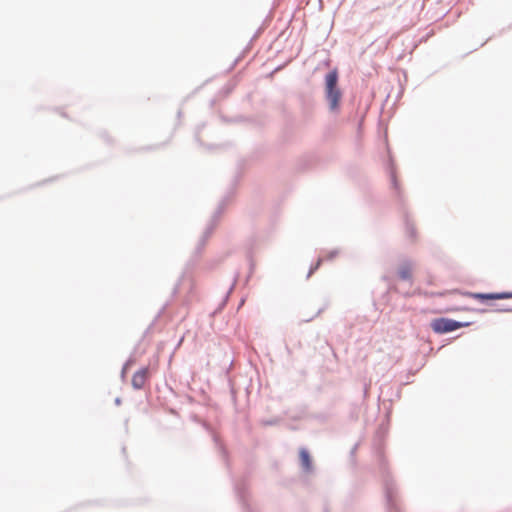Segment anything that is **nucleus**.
Returning <instances> with one entry per match:
<instances>
[{
    "instance_id": "obj_3",
    "label": "nucleus",
    "mask_w": 512,
    "mask_h": 512,
    "mask_svg": "<svg viewBox=\"0 0 512 512\" xmlns=\"http://www.w3.org/2000/svg\"><path fill=\"white\" fill-rule=\"evenodd\" d=\"M469 325L470 322H461L445 317L436 318L431 322V328L437 334H446Z\"/></svg>"
},
{
    "instance_id": "obj_8",
    "label": "nucleus",
    "mask_w": 512,
    "mask_h": 512,
    "mask_svg": "<svg viewBox=\"0 0 512 512\" xmlns=\"http://www.w3.org/2000/svg\"><path fill=\"white\" fill-rule=\"evenodd\" d=\"M235 492L239 502L242 504L243 508L249 509L248 503L246 500V485L243 481H237L234 484Z\"/></svg>"
},
{
    "instance_id": "obj_6",
    "label": "nucleus",
    "mask_w": 512,
    "mask_h": 512,
    "mask_svg": "<svg viewBox=\"0 0 512 512\" xmlns=\"http://www.w3.org/2000/svg\"><path fill=\"white\" fill-rule=\"evenodd\" d=\"M413 262L409 259L403 260L398 268V276L401 280L410 281L412 279L411 269Z\"/></svg>"
},
{
    "instance_id": "obj_7",
    "label": "nucleus",
    "mask_w": 512,
    "mask_h": 512,
    "mask_svg": "<svg viewBox=\"0 0 512 512\" xmlns=\"http://www.w3.org/2000/svg\"><path fill=\"white\" fill-rule=\"evenodd\" d=\"M299 457L303 471L309 473L313 470L312 459L307 449L301 448L299 451Z\"/></svg>"
},
{
    "instance_id": "obj_13",
    "label": "nucleus",
    "mask_w": 512,
    "mask_h": 512,
    "mask_svg": "<svg viewBox=\"0 0 512 512\" xmlns=\"http://www.w3.org/2000/svg\"><path fill=\"white\" fill-rule=\"evenodd\" d=\"M281 419L279 417H273L270 419H263L261 420V424L263 426H275L280 423Z\"/></svg>"
},
{
    "instance_id": "obj_10",
    "label": "nucleus",
    "mask_w": 512,
    "mask_h": 512,
    "mask_svg": "<svg viewBox=\"0 0 512 512\" xmlns=\"http://www.w3.org/2000/svg\"><path fill=\"white\" fill-rule=\"evenodd\" d=\"M405 236L409 241L413 242L417 236V231H416L415 227L414 226H406Z\"/></svg>"
},
{
    "instance_id": "obj_23",
    "label": "nucleus",
    "mask_w": 512,
    "mask_h": 512,
    "mask_svg": "<svg viewBox=\"0 0 512 512\" xmlns=\"http://www.w3.org/2000/svg\"><path fill=\"white\" fill-rule=\"evenodd\" d=\"M322 312V309H319L316 315H319Z\"/></svg>"
},
{
    "instance_id": "obj_17",
    "label": "nucleus",
    "mask_w": 512,
    "mask_h": 512,
    "mask_svg": "<svg viewBox=\"0 0 512 512\" xmlns=\"http://www.w3.org/2000/svg\"><path fill=\"white\" fill-rule=\"evenodd\" d=\"M214 441H215V443L218 445V439H217V437H216V436H214ZM219 448H220V450H221L222 454H223V455H225V453H226V452H225L224 447H223V446H221V445L219 444Z\"/></svg>"
},
{
    "instance_id": "obj_20",
    "label": "nucleus",
    "mask_w": 512,
    "mask_h": 512,
    "mask_svg": "<svg viewBox=\"0 0 512 512\" xmlns=\"http://www.w3.org/2000/svg\"><path fill=\"white\" fill-rule=\"evenodd\" d=\"M235 283H236V279L234 280V283L232 284V286L230 287L229 291H228V294L227 296L231 293V291L233 290L234 286H235Z\"/></svg>"
},
{
    "instance_id": "obj_22",
    "label": "nucleus",
    "mask_w": 512,
    "mask_h": 512,
    "mask_svg": "<svg viewBox=\"0 0 512 512\" xmlns=\"http://www.w3.org/2000/svg\"><path fill=\"white\" fill-rule=\"evenodd\" d=\"M244 303V299H242L241 301H239V307L242 306Z\"/></svg>"
},
{
    "instance_id": "obj_14",
    "label": "nucleus",
    "mask_w": 512,
    "mask_h": 512,
    "mask_svg": "<svg viewBox=\"0 0 512 512\" xmlns=\"http://www.w3.org/2000/svg\"><path fill=\"white\" fill-rule=\"evenodd\" d=\"M132 363H133V359H131V358H130V359H128V360L124 363V365H123V367H122V370H121V377H122V378H124V377H125L126 371H127V370H128V368L132 365Z\"/></svg>"
},
{
    "instance_id": "obj_11",
    "label": "nucleus",
    "mask_w": 512,
    "mask_h": 512,
    "mask_svg": "<svg viewBox=\"0 0 512 512\" xmlns=\"http://www.w3.org/2000/svg\"><path fill=\"white\" fill-rule=\"evenodd\" d=\"M323 261H324V257L320 256L318 258V260L316 261V263L311 265L310 270H309V272L307 274V278H309L316 270L319 269V267L321 266Z\"/></svg>"
},
{
    "instance_id": "obj_21",
    "label": "nucleus",
    "mask_w": 512,
    "mask_h": 512,
    "mask_svg": "<svg viewBox=\"0 0 512 512\" xmlns=\"http://www.w3.org/2000/svg\"><path fill=\"white\" fill-rule=\"evenodd\" d=\"M115 404H116V405H120V404H121V398H120V397H117V398L115 399Z\"/></svg>"
},
{
    "instance_id": "obj_5",
    "label": "nucleus",
    "mask_w": 512,
    "mask_h": 512,
    "mask_svg": "<svg viewBox=\"0 0 512 512\" xmlns=\"http://www.w3.org/2000/svg\"><path fill=\"white\" fill-rule=\"evenodd\" d=\"M148 375H149V368L148 367H143L141 369H139L138 371H136L134 374H133V377H132V387L135 389V390H140L144 387V384L148 378Z\"/></svg>"
},
{
    "instance_id": "obj_9",
    "label": "nucleus",
    "mask_w": 512,
    "mask_h": 512,
    "mask_svg": "<svg viewBox=\"0 0 512 512\" xmlns=\"http://www.w3.org/2000/svg\"><path fill=\"white\" fill-rule=\"evenodd\" d=\"M213 227L214 226H208L204 230V232H203V234H202L201 238L199 239V242H198V244L196 246V249H195L197 254H199L202 251V249L204 248L208 238L212 235Z\"/></svg>"
},
{
    "instance_id": "obj_2",
    "label": "nucleus",
    "mask_w": 512,
    "mask_h": 512,
    "mask_svg": "<svg viewBox=\"0 0 512 512\" xmlns=\"http://www.w3.org/2000/svg\"><path fill=\"white\" fill-rule=\"evenodd\" d=\"M338 72L336 69L330 71L325 77V93L329 102L330 109L335 111L339 107L341 100V91L337 86Z\"/></svg>"
},
{
    "instance_id": "obj_18",
    "label": "nucleus",
    "mask_w": 512,
    "mask_h": 512,
    "mask_svg": "<svg viewBox=\"0 0 512 512\" xmlns=\"http://www.w3.org/2000/svg\"><path fill=\"white\" fill-rule=\"evenodd\" d=\"M358 446H359V444H358V443H356V444L353 446V448L351 449V455H354V454L356 453V451H357V449H358Z\"/></svg>"
},
{
    "instance_id": "obj_19",
    "label": "nucleus",
    "mask_w": 512,
    "mask_h": 512,
    "mask_svg": "<svg viewBox=\"0 0 512 512\" xmlns=\"http://www.w3.org/2000/svg\"><path fill=\"white\" fill-rule=\"evenodd\" d=\"M497 311H499V312H512V308H501V309H497Z\"/></svg>"
},
{
    "instance_id": "obj_15",
    "label": "nucleus",
    "mask_w": 512,
    "mask_h": 512,
    "mask_svg": "<svg viewBox=\"0 0 512 512\" xmlns=\"http://www.w3.org/2000/svg\"><path fill=\"white\" fill-rule=\"evenodd\" d=\"M254 269H255V263L253 262L252 259H250V261H249V273H248V275L246 277V280H245L246 283H248V281L250 280V278H251V276H252V274L254 272Z\"/></svg>"
},
{
    "instance_id": "obj_12",
    "label": "nucleus",
    "mask_w": 512,
    "mask_h": 512,
    "mask_svg": "<svg viewBox=\"0 0 512 512\" xmlns=\"http://www.w3.org/2000/svg\"><path fill=\"white\" fill-rule=\"evenodd\" d=\"M323 261H324V257L320 256L318 258V260L316 261V263L311 265L310 270H309V272L307 274V278H309L316 270L319 269V267L321 266Z\"/></svg>"
},
{
    "instance_id": "obj_4",
    "label": "nucleus",
    "mask_w": 512,
    "mask_h": 512,
    "mask_svg": "<svg viewBox=\"0 0 512 512\" xmlns=\"http://www.w3.org/2000/svg\"><path fill=\"white\" fill-rule=\"evenodd\" d=\"M472 298L484 302L486 300H501L512 298V291L509 292H491V293H471Z\"/></svg>"
},
{
    "instance_id": "obj_16",
    "label": "nucleus",
    "mask_w": 512,
    "mask_h": 512,
    "mask_svg": "<svg viewBox=\"0 0 512 512\" xmlns=\"http://www.w3.org/2000/svg\"><path fill=\"white\" fill-rule=\"evenodd\" d=\"M338 255V250H332L324 257V260H333Z\"/></svg>"
},
{
    "instance_id": "obj_1",
    "label": "nucleus",
    "mask_w": 512,
    "mask_h": 512,
    "mask_svg": "<svg viewBox=\"0 0 512 512\" xmlns=\"http://www.w3.org/2000/svg\"><path fill=\"white\" fill-rule=\"evenodd\" d=\"M378 465L383 478L387 512H398L396 484L386 469V460L380 451H378Z\"/></svg>"
}]
</instances>
